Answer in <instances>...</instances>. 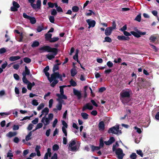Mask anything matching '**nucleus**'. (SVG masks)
I'll return each instance as SVG.
<instances>
[{"mask_svg": "<svg viewBox=\"0 0 159 159\" xmlns=\"http://www.w3.org/2000/svg\"><path fill=\"white\" fill-rule=\"evenodd\" d=\"M49 70L48 66H46L43 69V72L45 75L47 77L50 83H51V85L52 87H54L58 82L57 80L59 79L60 80L62 81V76L60 75L58 72H54L51 75V77H49V73L48 72Z\"/></svg>", "mask_w": 159, "mask_h": 159, "instance_id": "f257e3e1", "label": "nucleus"}, {"mask_svg": "<svg viewBox=\"0 0 159 159\" xmlns=\"http://www.w3.org/2000/svg\"><path fill=\"white\" fill-rule=\"evenodd\" d=\"M50 52H52L53 53H49L46 55V57L49 60H51L55 58V57L56 56L57 53V49L56 48H53L51 50Z\"/></svg>", "mask_w": 159, "mask_h": 159, "instance_id": "f03ea898", "label": "nucleus"}, {"mask_svg": "<svg viewBox=\"0 0 159 159\" xmlns=\"http://www.w3.org/2000/svg\"><path fill=\"white\" fill-rule=\"evenodd\" d=\"M120 96L122 98H129L132 95L131 90L129 91H124L123 90L120 92Z\"/></svg>", "mask_w": 159, "mask_h": 159, "instance_id": "7ed1b4c3", "label": "nucleus"}, {"mask_svg": "<svg viewBox=\"0 0 159 159\" xmlns=\"http://www.w3.org/2000/svg\"><path fill=\"white\" fill-rule=\"evenodd\" d=\"M118 132L121 133V130L119 129V127L117 126L116 127L113 126L109 129L108 131L109 134L111 133L113 134H117Z\"/></svg>", "mask_w": 159, "mask_h": 159, "instance_id": "20e7f679", "label": "nucleus"}, {"mask_svg": "<svg viewBox=\"0 0 159 159\" xmlns=\"http://www.w3.org/2000/svg\"><path fill=\"white\" fill-rule=\"evenodd\" d=\"M24 75L25 76H23L22 78L23 81L24 83L27 84V88L28 89H31L32 87L35 85V83L34 82H33L32 83L29 82L26 78L25 75Z\"/></svg>", "mask_w": 159, "mask_h": 159, "instance_id": "39448f33", "label": "nucleus"}, {"mask_svg": "<svg viewBox=\"0 0 159 159\" xmlns=\"http://www.w3.org/2000/svg\"><path fill=\"white\" fill-rule=\"evenodd\" d=\"M115 153L117 156V158L118 159H122L125 155V154L123 153L122 150L120 148L116 149Z\"/></svg>", "mask_w": 159, "mask_h": 159, "instance_id": "423d86ee", "label": "nucleus"}, {"mask_svg": "<svg viewBox=\"0 0 159 159\" xmlns=\"http://www.w3.org/2000/svg\"><path fill=\"white\" fill-rule=\"evenodd\" d=\"M13 6L11 7V10L12 11H16L18 10L20 6V5L16 2L13 1L12 3Z\"/></svg>", "mask_w": 159, "mask_h": 159, "instance_id": "0eeeda50", "label": "nucleus"}, {"mask_svg": "<svg viewBox=\"0 0 159 159\" xmlns=\"http://www.w3.org/2000/svg\"><path fill=\"white\" fill-rule=\"evenodd\" d=\"M53 48H51L49 46H44L39 48V50L41 51V52H50L51 50Z\"/></svg>", "mask_w": 159, "mask_h": 159, "instance_id": "6e6552de", "label": "nucleus"}, {"mask_svg": "<svg viewBox=\"0 0 159 159\" xmlns=\"http://www.w3.org/2000/svg\"><path fill=\"white\" fill-rule=\"evenodd\" d=\"M86 21L89 25L88 28L89 29L91 27H93L95 26L96 22L94 20L88 19L86 20Z\"/></svg>", "mask_w": 159, "mask_h": 159, "instance_id": "1a4fd4ad", "label": "nucleus"}, {"mask_svg": "<svg viewBox=\"0 0 159 159\" xmlns=\"http://www.w3.org/2000/svg\"><path fill=\"white\" fill-rule=\"evenodd\" d=\"M93 108V107L90 103H87L84 106L82 109V111H84L86 109L92 110Z\"/></svg>", "mask_w": 159, "mask_h": 159, "instance_id": "9d476101", "label": "nucleus"}, {"mask_svg": "<svg viewBox=\"0 0 159 159\" xmlns=\"http://www.w3.org/2000/svg\"><path fill=\"white\" fill-rule=\"evenodd\" d=\"M46 116H45L42 118L41 121L45 125H48L50 123V120L47 117H46Z\"/></svg>", "mask_w": 159, "mask_h": 159, "instance_id": "9b49d317", "label": "nucleus"}, {"mask_svg": "<svg viewBox=\"0 0 159 159\" xmlns=\"http://www.w3.org/2000/svg\"><path fill=\"white\" fill-rule=\"evenodd\" d=\"M113 30L111 27H107L105 30V34L106 36L110 35L111 34Z\"/></svg>", "mask_w": 159, "mask_h": 159, "instance_id": "f8f14e48", "label": "nucleus"}, {"mask_svg": "<svg viewBox=\"0 0 159 159\" xmlns=\"http://www.w3.org/2000/svg\"><path fill=\"white\" fill-rule=\"evenodd\" d=\"M57 101H58V103L56 106V107L57 109L59 111L61 110L62 107V103L64 102V100L62 99H57Z\"/></svg>", "mask_w": 159, "mask_h": 159, "instance_id": "ddd939ff", "label": "nucleus"}, {"mask_svg": "<svg viewBox=\"0 0 159 159\" xmlns=\"http://www.w3.org/2000/svg\"><path fill=\"white\" fill-rule=\"evenodd\" d=\"M73 93L74 95L77 97L78 99H80L82 98L81 92L78 90H73Z\"/></svg>", "mask_w": 159, "mask_h": 159, "instance_id": "4468645a", "label": "nucleus"}, {"mask_svg": "<svg viewBox=\"0 0 159 159\" xmlns=\"http://www.w3.org/2000/svg\"><path fill=\"white\" fill-rule=\"evenodd\" d=\"M20 58V57L19 56H11L9 58V60L11 61H13L17 60Z\"/></svg>", "mask_w": 159, "mask_h": 159, "instance_id": "2eb2a0df", "label": "nucleus"}, {"mask_svg": "<svg viewBox=\"0 0 159 159\" xmlns=\"http://www.w3.org/2000/svg\"><path fill=\"white\" fill-rule=\"evenodd\" d=\"M99 129L104 130L105 129V124L104 121H102L99 122L98 124Z\"/></svg>", "mask_w": 159, "mask_h": 159, "instance_id": "dca6fc26", "label": "nucleus"}, {"mask_svg": "<svg viewBox=\"0 0 159 159\" xmlns=\"http://www.w3.org/2000/svg\"><path fill=\"white\" fill-rule=\"evenodd\" d=\"M30 71L26 66H25V71L23 72L22 74L23 76H26V75H29L30 74Z\"/></svg>", "mask_w": 159, "mask_h": 159, "instance_id": "f3484780", "label": "nucleus"}, {"mask_svg": "<svg viewBox=\"0 0 159 159\" xmlns=\"http://www.w3.org/2000/svg\"><path fill=\"white\" fill-rule=\"evenodd\" d=\"M117 39L119 40H128L129 38L126 37L124 36H118L117 37Z\"/></svg>", "mask_w": 159, "mask_h": 159, "instance_id": "a211bd4d", "label": "nucleus"}, {"mask_svg": "<svg viewBox=\"0 0 159 159\" xmlns=\"http://www.w3.org/2000/svg\"><path fill=\"white\" fill-rule=\"evenodd\" d=\"M32 135V131H30L25 137V140L28 141L32 139L31 137Z\"/></svg>", "mask_w": 159, "mask_h": 159, "instance_id": "6ab92c4d", "label": "nucleus"}, {"mask_svg": "<svg viewBox=\"0 0 159 159\" xmlns=\"http://www.w3.org/2000/svg\"><path fill=\"white\" fill-rule=\"evenodd\" d=\"M17 133L16 132H9L7 135V136L9 138H11L12 137L15 136L16 135Z\"/></svg>", "mask_w": 159, "mask_h": 159, "instance_id": "aec40b11", "label": "nucleus"}, {"mask_svg": "<svg viewBox=\"0 0 159 159\" xmlns=\"http://www.w3.org/2000/svg\"><path fill=\"white\" fill-rule=\"evenodd\" d=\"M49 111V109L48 108L45 107L42 111V113L43 114L45 113V116H46L48 114Z\"/></svg>", "mask_w": 159, "mask_h": 159, "instance_id": "412c9836", "label": "nucleus"}, {"mask_svg": "<svg viewBox=\"0 0 159 159\" xmlns=\"http://www.w3.org/2000/svg\"><path fill=\"white\" fill-rule=\"evenodd\" d=\"M52 36V34H51L48 33L45 35V38L47 40H50L51 39Z\"/></svg>", "mask_w": 159, "mask_h": 159, "instance_id": "4be33fe9", "label": "nucleus"}, {"mask_svg": "<svg viewBox=\"0 0 159 159\" xmlns=\"http://www.w3.org/2000/svg\"><path fill=\"white\" fill-rule=\"evenodd\" d=\"M57 96L60 99H67V97L64 94L61 95L57 93Z\"/></svg>", "mask_w": 159, "mask_h": 159, "instance_id": "5701e85b", "label": "nucleus"}, {"mask_svg": "<svg viewBox=\"0 0 159 159\" xmlns=\"http://www.w3.org/2000/svg\"><path fill=\"white\" fill-rule=\"evenodd\" d=\"M39 45V42L38 41H37L36 40H35L33 42L31 46L32 47L34 48L38 46Z\"/></svg>", "mask_w": 159, "mask_h": 159, "instance_id": "b1692460", "label": "nucleus"}, {"mask_svg": "<svg viewBox=\"0 0 159 159\" xmlns=\"http://www.w3.org/2000/svg\"><path fill=\"white\" fill-rule=\"evenodd\" d=\"M71 76L73 77L77 73V71L75 68H72L70 71Z\"/></svg>", "mask_w": 159, "mask_h": 159, "instance_id": "393cba45", "label": "nucleus"}, {"mask_svg": "<svg viewBox=\"0 0 159 159\" xmlns=\"http://www.w3.org/2000/svg\"><path fill=\"white\" fill-rule=\"evenodd\" d=\"M81 115L84 119L86 120L88 118L89 115L87 113L83 112Z\"/></svg>", "mask_w": 159, "mask_h": 159, "instance_id": "a878e982", "label": "nucleus"}, {"mask_svg": "<svg viewBox=\"0 0 159 159\" xmlns=\"http://www.w3.org/2000/svg\"><path fill=\"white\" fill-rule=\"evenodd\" d=\"M104 145V144L103 139L101 137L99 139V146L98 147H100V148H101L103 147Z\"/></svg>", "mask_w": 159, "mask_h": 159, "instance_id": "bb28decb", "label": "nucleus"}, {"mask_svg": "<svg viewBox=\"0 0 159 159\" xmlns=\"http://www.w3.org/2000/svg\"><path fill=\"white\" fill-rule=\"evenodd\" d=\"M30 20V22L32 24H34L36 22V20L34 17H30L29 19Z\"/></svg>", "mask_w": 159, "mask_h": 159, "instance_id": "cd10ccee", "label": "nucleus"}, {"mask_svg": "<svg viewBox=\"0 0 159 159\" xmlns=\"http://www.w3.org/2000/svg\"><path fill=\"white\" fill-rule=\"evenodd\" d=\"M112 42L111 39L108 36H106L104 38V40L103 41V42H107L111 43Z\"/></svg>", "mask_w": 159, "mask_h": 159, "instance_id": "c85d7f7f", "label": "nucleus"}, {"mask_svg": "<svg viewBox=\"0 0 159 159\" xmlns=\"http://www.w3.org/2000/svg\"><path fill=\"white\" fill-rule=\"evenodd\" d=\"M91 147L93 152H94L95 150H98L100 149V147L98 146H95L94 145H91Z\"/></svg>", "mask_w": 159, "mask_h": 159, "instance_id": "c756f323", "label": "nucleus"}, {"mask_svg": "<svg viewBox=\"0 0 159 159\" xmlns=\"http://www.w3.org/2000/svg\"><path fill=\"white\" fill-rule=\"evenodd\" d=\"M157 39V37L154 35H151L149 38V39L150 42H154Z\"/></svg>", "mask_w": 159, "mask_h": 159, "instance_id": "7c9ffc66", "label": "nucleus"}, {"mask_svg": "<svg viewBox=\"0 0 159 159\" xmlns=\"http://www.w3.org/2000/svg\"><path fill=\"white\" fill-rule=\"evenodd\" d=\"M59 39V38L58 37H53L51 38L49 40V42L51 43L55 42Z\"/></svg>", "mask_w": 159, "mask_h": 159, "instance_id": "2f4dec72", "label": "nucleus"}, {"mask_svg": "<svg viewBox=\"0 0 159 159\" xmlns=\"http://www.w3.org/2000/svg\"><path fill=\"white\" fill-rule=\"evenodd\" d=\"M130 33L135 37L137 38L139 37V32L132 31L130 32Z\"/></svg>", "mask_w": 159, "mask_h": 159, "instance_id": "473e14b6", "label": "nucleus"}, {"mask_svg": "<svg viewBox=\"0 0 159 159\" xmlns=\"http://www.w3.org/2000/svg\"><path fill=\"white\" fill-rule=\"evenodd\" d=\"M23 39V36L22 35V34L21 33V34H20L19 37L17 38L16 39L17 41L20 42H21L22 41Z\"/></svg>", "mask_w": 159, "mask_h": 159, "instance_id": "72a5a7b5", "label": "nucleus"}, {"mask_svg": "<svg viewBox=\"0 0 159 159\" xmlns=\"http://www.w3.org/2000/svg\"><path fill=\"white\" fill-rule=\"evenodd\" d=\"M43 25H39L37 27V30L38 32H40L43 30Z\"/></svg>", "mask_w": 159, "mask_h": 159, "instance_id": "f704fd0d", "label": "nucleus"}, {"mask_svg": "<svg viewBox=\"0 0 159 159\" xmlns=\"http://www.w3.org/2000/svg\"><path fill=\"white\" fill-rule=\"evenodd\" d=\"M24 61L27 63H29L31 62V60L30 58L25 57L23 59Z\"/></svg>", "mask_w": 159, "mask_h": 159, "instance_id": "c9c22d12", "label": "nucleus"}, {"mask_svg": "<svg viewBox=\"0 0 159 159\" xmlns=\"http://www.w3.org/2000/svg\"><path fill=\"white\" fill-rule=\"evenodd\" d=\"M76 144V142L75 140H71L69 146L70 148Z\"/></svg>", "mask_w": 159, "mask_h": 159, "instance_id": "e433bc0d", "label": "nucleus"}, {"mask_svg": "<svg viewBox=\"0 0 159 159\" xmlns=\"http://www.w3.org/2000/svg\"><path fill=\"white\" fill-rule=\"evenodd\" d=\"M79 51L78 49L76 50V52L75 54L73 57V58L75 60H76L78 59V54Z\"/></svg>", "mask_w": 159, "mask_h": 159, "instance_id": "4c0bfd02", "label": "nucleus"}, {"mask_svg": "<svg viewBox=\"0 0 159 159\" xmlns=\"http://www.w3.org/2000/svg\"><path fill=\"white\" fill-rule=\"evenodd\" d=\"M59 148V146L57 144H55L52 147V150L54 151H57Z\"/></svg>", "mask_w": 159, "mask_h": 159, "instance_id": "58836bf2", "label": "nucleus"}, {"mask_svg": "<svg viewBox=\"0 0 159 159\" xmlns=\"http://www.w3.org/2000/svg\"><path fill=\"white\" fill-rule=\"evenodd\" d=\"M137 155L135 153H132L130 156L131 159H136Z\"/></svg>", "mask_w": 159, "mask_h": 159, "instance_id": "ea45409f", "label": "nucleus"}, {"mask_svg": "<svg viewBox=\"0 0 159 159\" xmlns=\"http://www.w3.org/2000/svg\"><path fill=\"white\" fill-rule=\"evenodd\" d=\"M32 104L35 106H37L39 104V102L36 99H33L32 102Z\"/></svg>", "mask_w": 159, "mask_h": 159, "instance_id": "a19ab883", "label": "nucleus"}, {"mask_svg": "<svg viewBox=\"0 0 159 159\" xmlns=\"http://www.w3.org/2000/svg\"><path fill=\"white\" fill-rule=\"evenodd\" d=\"M49 20L52 23H54V22L55 20V18L54 16H50L49 17Z\"/></svg>", "mask_w": 159, "mask_h": 159, "instance_id": "79ce46f5", "label": "nucleus"}, {"mask_svg": "<svg viewBox=\"0 0 159 159\" xmlns=\"http://www.w3.org/2000/svg\"><path fill=\"white\" fill-rule=\"evenodd\" d=\"M61 64V63L57 64V65H55L53 68V71L54 72L56 70H57L59 69V67L58 66V65H60Z\"/></svg>", "mask_w": 159, "mask_h": 159, "instance_id": "37998d69", "label": "nucleus"}, {"mask_svg": "<svg viewBox=\"0 0 159 159\" xmlns=\"http://www.w3.org/2000/svg\"><path fill=\"white\" fill-rule=\"evenodd\" d=\"M41 4V0H38L36 2V6L38 9H40V8Z\"/></svg>", "mask_w": 159, "mask_h": 159, "instance_id": "c03bdc74", "label": "nucleus"}, {"mask_svg": "<svg viewBox=\"0 0 159 159\" xmlns=\"http://www.w3.org/2000/svg\"><path fill=\"white\" fill-rule=\"evenodd\" d=\"M44 105L43 103H41L38 107L37 110L38 111H39L40 110L42 109L44 107Z\"/></svg>", "mask_w": 159, "mask_h": 159, "instance_id": "a18cd8bd", "label": "nucleus"}, {"mask_svg": "<svg viewBox=\"0 0 159 159\" xmlns=\"http://www.w3.org/2000/svg\"><path fill=\"white\" fill-rule=\"evenodd\" d=\"M79 10V7L77 6H75L72 7V10L73 12H76L78 11Z\"/></svg>", "mask_w": 159, "mask_h": 159, "instance_id": "49530a36", "label": "nucleus"}, {"mask_svg": "<svg viewBox=\"0 0 159 159\" xmlns=\"http://www.w3.org/2000/svg\"><path fill=\"white\" fill-rule=\"evenodd\" d=\"M33 114H32L31 116H26L23 118L22 119L20 120V121H22L24 120H26L27 119L30 120L31 117H33Z\"/></svg>", "mask_w": 159, "mask_h": 159, "instance_id": "de8ad7c7", "label": "nucleus"}, {"mask_svg": "<svg viewBox=\"0 0 159 159\" xmlns=\"http://www.w3.org/2000/svg\"><path fill=\"white\" fill-rule=\"evenodd\" d=\"M70 84L71 85L73 86H75L76 85V83L72 79H71L70 81Z\"/></svg>", "mask_w": 159, "mask_h": 159, "instance_id": "09e8293b", "label": "nucleus"}, {"mask_svg": "<svg viewBox=\"0 0 159 159\" xmlns=\"http://www.w3.org/2000/svg\"><path fill=\"white\" fill-rule=\"evenodd\" d=\"M66 128H65L64 127H62V129L63 132L64 133L65 135L67 137V132L66 129Z\"/></svg>", "mask_w": 159, "mask_h": 159, "instance_id": "8fccbe9b", "label": "nucleus"}, {"mask_svg": "<svg viewBox=\"0 0 159 159\" xmlns=\"http://www.w3.org/2000/svg\"><path fill=\"white\" fill-rule=\"evenodd\" d=\"M11 150H9L7 153V157H13V155L11 153Z\"/></svg>", "mask_w": 159, "mask_h": 159, "instance_id": "3c124183", "label": "nucleus"}, {"mask_svg": "<svg viewBox=\"0 0 159 159\" xmlns=\"http://www.w3.org/2000/svg\"><path fill=\"white\" fill-rule=\"evenodd\" d=\"M43 124L42 123H39L37 124L36 127V129H40L42 127Z\"/></svg>", "mask_w": 159, "mask_h": 159, "instance_id": "603ef678", "label": "nucleus"}, {"mask_svg": "<svg viewBox=\"0 0 159 159\" xmlns=\"http://www.w3.org/2000/svg\"><path fill=\"white\" fill-rule=\"evenodd\" d=\"M70 151L72 152L76 151L77 150V146H72L70 147Z\"/></svg>", "mask_w": 159, "mask_h": 159, "instance_id": "864d4df0", "label": "nucleus"}, {"mask_svg": "<svg viewBox=\"0 0 159 159\" xmlns=\"http://www.w3.org/2000/svg\"><path fill=\"white\" fill-rule=\"evenodd\" d=\"M107 65L110 68L112 67L113 66V63L111 61H109L107 62Z\"/></svg>", "mask_w": 159, "mask_h": 159, "instance_id": "5fc2aeb1", "label": "nucleus"}, {"mask_svg": "<svg viewBox=\"0 0 159 159\" xmlns=\"http://www.w3.org/2000/svg\"><path fill=\"white\" fill-rule=\"evenodd\" d=\"M39 119L38 118H36L34 120L32 121V123L34 125L37 124L38 122Z\"/></svg>", "mask_w": 159, "mask_h": 159, "instance_id": "6e6d98bb", "label": "nucleus"}, {"mask_svg": "<svg viewBox=\"0 0 159 159\" xmlns=\"http://www.w3.org/2000/svg\"><path fill=\"white\" fill-rule=\"evenodd\" d=\"M7 66V61H5L4 63L2 64V65L1 67L3 69H4Z\"/></svg>", "mask_w": 159, "mask_h": 159, "instance_id": "4d7b16f0", "label": "nucleus"}, {"mask_svg": "<svg viewBox=\"0 0 159 159\" xmlns=\"http://www.w3.org/2000/svg\"><path fill=\"white\" fill-rule=\"evenodd\" d=\"M48 118L51 121L52 120L53 118V114L52 113H50L48 114Z\"/></svg>", "mask_w": 159, "mask_h": 159, "instance_id": "13d9d810", "label": "nucleus"}, {"mask_svg": "<svg viewBox=\"0 0 159 159\" xmlns=\"http://www.w3.org/2000/svg\"><path fill=\"white\" fill-rule=\"evenodd\" d=\"M57 12L55 9H53L51 12V14L52 15L55 16L57 14Z\"/></svg>", "mask_w": 159, "mask_h": 159, "instance_id": "bf43d9fd", "label": "nucleus"}, {"mask_svg": "<svg viewBox=\"0 0 159 159\" xmlns=\"http://www.w3.org/2000/svg\"><path fill=\"white\" fill-rule=\"evenodd\" d=\"M62 123L63 125L62 127H64L65 128H67L68 125L65 121L64 120H62Z\"/></svg>", "mask_w": 159, "mask_h": 159, "instance_id": "052dcab7", "label": "nucleus"}, {"mask_svg": "<svg viewBox=\"0 0 159 159\" xmlns=\"http://www.w3.org/2000/svg\"><path fill=\"white\" fill-rule=\"evenodd\" d=\"M149 45L151 46V48L152 49H154L156 52H157V51L158 50V48H157L154 45H152V44H149Z\"/></svg>", "mask_w": 159, "mask_h": 159, "instance_id": "680f3d73", "label": "nucleus"}, {"mask_svg": "<svg viewBox=\"0 0 159 159\" xmlns=\"http://www.w3.org/2000/svg\"><path fill=\"white\" fill-rule=\"evenodd\" d=\"M127 29V25H124L122 28L120 29V30L124 32V31H125Z\"/></svg>", "mask_w": 159, "mask_h": 159, "instance_id": "e2e57ef3", "label": "nucleus"}, {"mask_svg": "<svg viewBox=\"0 0 159 159\" xmlns=\"http://www.w3.org/2000/svg\"><path fill=\"white\" fill-rule=\"evenodd\" d=\"M13 67L14 68V69H15L17 70L19 68L20 66H19V64H17L14 65L13 66Z\"/></svg>", "mask_w": 159, "mask_h": 159, "instance_id": "0e129e2a", "label": "nucleus"}, {"mask_svg": "<svg viewBox=\"0 0 159 159\" xmlns=\"http://www.w3.org/2000/svg\"><path fill=\"white\" fill-rule=\"evenodd\" d=\"M33 125L32 124H30L28 126L27 129L28 130H31L33 128Z\"/></svg>", "mask_w": 159, "mask_h": 159, "instance_id": "69168bd1", "label": "nucleus"}, {"mask_svg": "<svg viewBox=\"0 0 159 159\" xmlns=\"http://www.w3.org/2000/svg\"><path fill=\"white\" fill-rule=\"evenodd\" d=\"M109 140L111 144H112L115 141V139L114 137H111Z\"/></svg>", "mask_w": 159, "mask_h": 159, "instance_id": "338daca9", "label": "nucleus"}, {"mask_svg": "<svg viewBox=\"0 0 159 159\" xmlns=\"http://www.w3.org/2000/svg\"><path fill=\"white\" fill-rule=\"evenodd\" d=\"M51 159H57V153H55L53 156L51 157Z\"/></svg>", "mask_w": 159, "mask_h": 159, "instance_id": "774afa93", "label": "nucleus"}]
</instances>
